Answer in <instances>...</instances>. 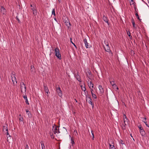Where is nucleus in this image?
I'll return each instance as SVG.
<instances>
[{
    "label": "nucleus",
    "instance_id": "obj_1",
    "mask_svg": "<svg viewBox=\"0 0 149 149\" xmlns=\"http://www.w3.org/2000/svg\"><path fill=\"white\" fill-rule=\"evenodd\" d=\"M21 91L22 93L26 94V87L23 82H21L20 84Z\"/></svg>",
    "mask_w": 149,
    "mask_h": 149
},
{
    "label": "nucleus",
    "instance_id": "obj_2",
    "mask_svg": "<svg viewBox=\"0 0 149 149\" xmlns=\"http://www.w3.org/2000/svg\"><path fill=\"white\" fill-rule=\"evenodd\" d=\"M55 53L56 56L59 60L61 59V54L60 53V50L58 47H56L54 49Z\"/></svg>",
    "mask_w": 149,
    "mask_h": 149
},
{
    "label": "nucleus",
    "instance_id": "obj_3",
    "mask_svg": "<svg viewBox=\"0 0 149 149\" xmlns=\"http://www.w3.org/2000/svg\"><path fill=\"white\" fill-rule=\"evenodd\" d=\"M30 6L31 7V9L32 10L33 14L34 16H36L37 15V10L36 6L34 5L31 4Z\"/></svg>",
    "mask_w": 149,
    "mask_h": 149
},
{
    "label": "nucleus",
    "instance_id": "obj_4",
    "mask_svg": "<svg viewBox=\"0 0 149 149\" xmlns=\"http://www.w3.org/2000/svg\"><path fill=\"white\" fill-rule=\"evenodd\" d=\"M11 77L13 85L15 86L17 84V81L15 76V74L14 72H12Z\"/></svg>",
    "mask_w": 149,
    "mask_h": 149
},
{
    "label": "nucleus",
    "instance_id": "obj_5",
    "mask_svg": "<svg viewBox=\"0 0 149 149\" xmlns=\"http://www.w3.org/2000/svg\"><path fill=\"white\" fill-rule=\"evenodd\" d=\"M105 46H104V47L105 51L106 52H108L110 55L112 56V53L110 51V48L109 46V44L107 43V44H105Z\"/></svg>",
    "mask_w": 149,
    "mask_h": 149
},
{
    "label": "nucleus",
    "instance_id": "obj_6",
    "mask_svg": "<svg viewBox=\"0 0 149 149\" xmlns=\"http://www.w3.org/2000/svg\"><path fill=\"white\" fill-rule=\"evenodd\" d=\"M56 90L58 95L60 97H62L63 94L60 87L59 86L58 87H56Z\"/></svg>",
    "mask_w": 149,
    "mask_h": 149
},
{
    "label": "nucleus",
    "instance_id": "obj_7",
    "mask_svg": "<svg viewBox=\"0 0 149 149\" xmlns=\"http://www.w3.org/2000/svg\"><path fill=\"white\" fill-rule=\"evenodd\" d=\"M64 22L65 23V25L68 27H69L71 26V24L70 22L68 19L67 18H65L64 20Z\"/></svg>",
    "mask_w": 149,
    "mask_h": 149
},
{
    "label": "nucleus",
    "instance_id": "obj_8",
    "mask_svg": "<svg viewBox=\"0 0 149 149\" xmlns=\"http://www.w3.org/2000/svg\"><path fill=\"white\" fill-rule=\"evenodd\" d=\"M55 127L53 126V132L54 133V134H56V133H60V132L59 130H57V128L58 127L56 126L55 125H54Z\"/></svg>",
    "mask_w": 149,
    "mask_h": 149
},
{
    "label": "nucleus",
    "instance_id": "obj_9",
    "mask_svg": "<svg viewBox=\"0 0 149 149\" xmlns=\"http://www.w3.org/2000/svg\"><path fill=\"white\" fill-rule=\"evenodd\" d=\"M84 42L85 45L86 47L87 48H89L91 47V45L88 43L87 40L86 38H84Z\"/></svg>",
    "mask_w": 149,
    "mask_h": 149
},
{
    "label": "nucleus",
    "instance_id": "obj_10",
    "mask_svg": "<svg viewBox=\"0 0 149 149\" xmlns=\"http://www.w3.org/2000/svg\"><path fill=\"white\" fill-rule=\"evenodd\" d=\"M103 20L106 23H107L108 25H109V23L108 22V19L106 16L104 15H103L102 17Z\"/></svg>",
    "mask_w": 149,
    "mask_h": 149
},
{
    "label": "nucleus",
    "instance_id": "obj_11",
    "mask_svg": "<svg viewBox=\"0 0 149 149\" xmlns=\"http://www.w3.org/2000/svg\"><path fill=\"white\" fill-rule=\"evenodd\" d=\"M88 85L89 87V88L91 89V90L93 89L94 87V85L92 83L91 81H90L89 82H88Z\"/></svg>",
    "mask_w": 149,
    "mask_h": 149
},
{
    "label": "nucleus",
    "instance_id": "obj_12",
    "mask_svg": "<svg viewBox=\"0 0 149 149\" xmlns=\"http://www.w3.org/2000/svg\"><path fill=\"white\" fill-rule=\"evenodd\" d=\"M74 76H75V77L76 78L77 80L78 81H79V82L81 81L80 77L79 75L78 72H77V74H75Z\"/></svg>",
    "mask_w": 149,
    "mask_h": 149
},
{
    "label": "nucleus",
    "instance_id": "obj_13",
    "mask_svg": "<svg viewBox=\"0 0 149 149\" xmlns=\"http://www.w3.org/2000/svg\"><path fill=\"white\" fill-rule=\"evenodd\" d=\"M44 87L45 92L47 93V96H48V92H49V89L46 85L44 84Z\"/></svg>",
    "mask_w": 149,
    "mask_h": 149
},
{
    "label": "nucleus",
    "instance_id": "obj_14",
    "mask_svg": "<svg viewBox=\"0 0 149 149\" xmlns=\"http://www.w3.org/2000/svg\"><path fill=\"white\" fill-rule=\"evenodd\" d=\"M100 91V93L101 94H102L104 92V90L102 86L101 85H99L98 86Z\"/></svg>",
    "mask_w": 149,
    "mask_h": 149
},
{
    "label": "nucleus",
    "instance_id": "obj_15",
    "mask_svg": "<svg viewBox=\"0 0 149 149\" xmlns=\"http://www.w3.org/2000/svg\"><path fill=\"white\" fill-rule=\"evenodd\" d=\"M88 98L90 99V100L88 101V103L91 105L92 108H93L94 107V104L91 101L92 99L91 98V97L90 96L88 97Z\"/></svg>",
    "mask_w": 149,
    "mask_h": 149
},
{
    "label": "nucleus",
    "instance_id": "obj_16",
    "mask_svg": "<svg viewBox=\"0 0 149 149\" xmlns=\"http://www.w3.org/2000/svg\"><path fill=\"white\" fill-rule=\"evenodd\" d=\"M114 143H112L111 144L109 143L110 146L109 149H116V148L114 145Z\"/></svg>",
    "mask_w": 149,
    "mask_h": 149
},
{
    "label": "nucleus",
    "instance_id": "obj_17",
    "mask_svg": "<svg viewBox=\"0 0 149 149\" xmlns=\"http://www.w3.org/2000/svg\"><path fill=\"white\" fill-rule=\"evenodd\" d=\"M1 13L3 14H4L6 12V10L5 8L2 6L1 7Z\"/></svg>",
    "mask_w": 149,
    "mask_h": 149
},
{
    "label": "nucleus",
    "instance_id": "obj_18",
    "mask_svg": "<svg viewBox=\"0 0 149 149\" xmlns=\"http://www.w3.org/2000/svg\"><path fill=\"white\" fill-rule=\"evenodd\" d=\"M31 71L32 73H34L35 72V70L34 67L31 65Z\"/></svg>",
    "mask_w": 149,
    "mask_h": 149
},
{
    "label": "nucleus",
    "instance_id": "obj_19",
    "mask_svg": "<svg viewBox=\"0 0 149 149\" xmlns=\"http://www.w3.org/2000/svg\"><path fill=\"white\" fill-rule=\"evenodd\" d=\"M93 89H92V90H91L92 97L94 99H96L97 96L95 94L93 93Z\"/></svg>",
    "mask_w": 149,
    "mask_h": 149
},
{
    "label": "nucleus",
    "instance_id": "obj_20",
    "mask_svg": "<svg viewBox=\"0 0 149 149\" xmlns=\"http://www.w3.org/2000/svg\"><path fill=\"white\" fill-rule=\"evenodd\" d=\"M26 113L28 116L29 117V118H31V114L30 112L27 110H26Z\"/></svg>",
    "mask_w": 149,
    "mask_h": 149
},
{
    "label": "nucleus",
    "instance_id": "obj_21",
    "mask_svg": "<svg viewBox=\"0 0 149 149\" xmlns=\"http://www.w3.org/2000/svg\"><path fill=\"white\" fill-rule=\"evenodd\" d=\"M87 73L88 74L89 76L87 74V76L89 79H90V77L92 76L91 71L90 70H89L87 71Z\"/></svg>",
    "mask_w": 149,
    "mask_h": 149
},
{
    "label": "nucleus",
    "instance_id": "obj_22",
    "mask_svg": "<svg viewBox=\"0 0 149 149\" xmlns=\"http://www.w3.org/2000/svg\"><path fill=\"white\" fill-rule=\"evenodd\" d=\"M140 133L142 136H145L146 133L143 130L140 131Z\"/></svg>",
    "mask_w": 149,
    "mask_h": 149
},
{
    "label": "nucleus",
    "instance_id": "obj_23",
    "mask_svg": "<svg viewBox=\"0 0 149 149\" xmlns=\"http://www.w3.org/2000/svg\"><path fill=\"white\" fill-rule=\"evenodd\" d=\"M19 120L20 122H23V123H24V122H23V118L21 114H20L19 115Z\"/></svg>",
    "mask_w": 149,
    "mask_h": 149
},
{
    "label": "nucleus",
    "instance_id": "obj_24",
    "mask_svg": "<svg viewBox=\"0 0 149 149\" xmlns=\"http://www.w3.org/2000/svg\"><path fill=\"white\" fill-rule=\"evenodd\" d=\"M146 118H143V121L145 123L146 125L148 127H149L148 125L147 124V122L146 121Z\"/></svg>",
    "mask_w": 149,
    "mask_h": 149
},
{
    "label": "nucleus",
    "instance_id": "obj_25",
    "mask_svg": "<svg viewBox=\"0 0 149 149\" xmlns=\"http://www.w3.org/2000/svg\"><path fill=\"white\" fill-rule=\"evenodd\" d=\"M113 88L115 89L116 91L118 89V88L116 84H115L112 86Z\"/></svg>",
    "mask_w": 149,
    "mask_h": 149
},
{
    "label": "nucleus",
    "instance_id": "obj_26",
    "mask_svg": "<svg viewBox=\"0 0 149 149\" xmlns=\"http://www.w3.org/2000/svg\"><path fill=\"white\" fill-rule=\"evenodd\" d=\"M40 143L42 146V149H45L44 144L43 142L42 141H41Z\"/></svg>",
    "mask_w": 149,
    "mask_h": 149
},
{
    "label": "nucleus",
    "instance_id": "obj_27",
    "mask_svg": "<svg viewBox=\"0 0 149 149\" xmlns=\"http://www.w3.org/2000/svg\"><path fill=\"white\" fill-rule=\"evenodd\" d=\"M81 88L82 90L84 91L85 93H86V88L85 86H81Z\"/></svg>",
    "mask_w": 149,
    "mask_h": 149
},
{
    "label": "nucleus",
    "instance_id": "obj_28",
    "mask_svg": "<svg viewBox=\"0 0 149 149\" xmlns=\"http://www.w3.org/2000/svg\"><path fill=\"white\" fill-rule=\"evenodd\" d=\"M52 15H53L55 16L56 15L54 9H53L52 11Z\"/></svg>",
    "mask_w": 149,
    "mask_h": 149
},
{
    "label": "nucleus",
    "instance_id": "obj_29",
    "mask_svg": "<svg viewBox=\"0 0 149 149\" xmlns=\"http://www.w3.org/2000/svg\"><path fill=\"white\" fill-rule=\"evenodd\" d=\"M7 129H8L7 127H6V126H4L3 127V131L4 132H5L6 130Z\"/></svg>",
    "mask_w": 149,
    "mask_h": 149
},
{
    "label": "nucleus",
    "instance_id": "obj_30",
    "mask_svg": "<svg viewBox=\"0 0 149 149\" xmlns=\"http://www.w3.org/2000/svg\"><path fill=\"white\" fill-rule=\"evenodd\" d=\"M135 15L138 19H139V20H141V19H140L137 13H136V14H135Z\"/></svg>",
    "mask_w": 149,
    "mask_h": 149
},
{
    "label": "nucleus",
    "instance_id": "obj_31",
    "mask_svg": "<svg viewBox=\"0 0 149 149\" xmlns=\"http://www.w3.org/2000/svg\"><path fill=\"white\" fill-rule=\"evenodd\" d=\"M110 82L112 86L115 84L114 81H110Z\"/></svg>",
    "mask_w": 149,
    "mask_h": 149
},
{
    "label": "nucleus",
    "instance_id": "obj_32",
    "mask_svg": "<svg viewBox=\"0 0 149 149\" xmlns=\"http://www.w3.org/2000/svg\"><path fill=\"white\" fill-rule=\"evenodd\" d=\"M124 123H127L128 124V121L127 119H125L124 118Z\"/></svg>",
    "mask_w": 149,
    "mask_h": 149
},
{
    "label": "nucleus",
    "instance_id": "obj_33",
    "mask_svg": "<svg viewBox=\"0 0 149 149\" xmlns=\"http://www.w3.org/2000/svg\"><path fill=\"white\" fill-rule=\"evenodd\" d=\"M119 142L120 144H121L122 145L124 144V142L121 139H120L119 141Z\"/></svg>",
    "mask_w": 149,
    "mask_h": 149
},
{
    "label": "nucleus",
    "instance_id": "obj_34",
    "mask_svg": "<svg viewBox=\"0 0 149 149\" xmlns=\"http://www.w3.org/2000/svg\"><path fill=\"white\" fill-rule=\"evenodd\" d=\"M138 127L140 131L142 130H143V128L141 127V125H139L138 126Z\"/></svg>",
    "mask_w": 149,
    "mask_h": 149
},
{
    "label": "nucleus",
    "instance_id": "obj_35",
    "mask_svg": "<svg viewBox=\"0 0 149 149\" xmlns=\"http://www.w3.org/2000/svg\"><path fill=\"white\" fill-rule=\"evenodd\" d=\"M4 132L5 133V134H6L7 135H8L9 134L8 132V129L6 130L5 132Z\"/></svg>",
    "mask_w": 149,
    "mask_h": 149
},
{
    "label": "nucleus",
    "instance_id": "obj_36",
    "mask_svg": "<svg viewBox=\"0 0 149 149\" xmlns=\"http://www.w3.org/2000/svg\"><path fill=\"white\" fill-rule=\"evenodd\" d=\"M71 143L72 144V145H73L74 144H75V143L74 141V140L72 139H71Z\"/></svg>",
    "mask_w": 149,
    "mask_h": 149
},
{
    "label": "nucleus",
    "instance_id": "obj_37",
    "mask_svg": "<svg viewBox=\"0 0 149 149\" xmlns=\"http://www.w3.org/2000/svg\"><path fill=\"white\" fill-rule=\"evenodd\" d=\"M70 41H71V43H72L73 45L75 47H76V48H77V47H76V46L75 45L74 43L72 42V38H70Z\"/></svg>",
    "mask_w": 149,
    "mask_h": 149
},
{
    "label": "nucleus",
    "instance_id": "obj_38",
    "mask_svg": "<svg viewBox=\"0 0 149 149\" xmlns=\"http://www.w3.org/2000/svg\"><path fill=\"white\" fill-rule=\"evenodd\" d=\"M23 97L25 100L27 99V96L26 95V94H25V95L23 96Z\"/></svg>",
    "mask_w": 149,
    "mask_h": 149
},
{
    "label": "nucleus",
    "instance_id": "obj_39",
    "mask_svg": "<svg viewBox=\"0 0 149 149\" xmlns=\"http://www.w3.org/2000/svg\"><path fill=\"white\" fill-rule=\"evenodd\" d=\"M25 149H29V147L28 144H26L25 147Z\"/></svg>",
    "mask_w": 149,
    "mask_h": 149
},
{
    "label": "nucleus",
    "instance_id": "obj_40",
    "mask_svg": "<svg viewBox=\"0 0 149 149\" xmlns=\"http://www.w3.org/2000/svg\"><path fill=\"white\" fill-rule=\"evenodd\" d=\"M25 102H26V103L27 104H29V102H28V99H27L26 100H25Z\"/></svg>",
    "mask_w": 149,
    "mask_h": 149
},
{
    "label": "nucleus",
    "instance_id": "obj_41",
    "mask_svg": "<svg viewBox=\"0 0 149 149\" xmlns=\"http://www.w3.org/2000/svg\"><path fill=\"white\" fill-rule=\"evenodd\" d=\"M122 129L123 130H125L126 129V127L125 126L123 125V127H122Z\"/></svg>",
    "mask_w": 149,
    "mask_h": 149
},
{
    "label": "nucleus",
    "instance_id": "obj_42",
    "mask_svg": "<svg viewBox=\"0 0 149 149\" xmlns=\"http://www.w3.org/2000/svg\"><path fill=\"white\" fill-rule=\"evenodd\" d=\"M132 24L133 27H135V22H133V23H132Z\"/></svg>",
    "mask_w": 149,
    "mask_h": 149
},
{
    "label": "nucleus",
    "instance_id": "obj_43",
    "mask_svg": "<svg viewBox=\"0 0 149 149\" xmlns=\"http://www.w3.org/2000/svg\"><path fill=\"white\" fill-rule=\"evenodd\" d=\"M134 8L135 12L136 13H137V11L138 10V9L135 6L134 7Z\"/></svg>",
    "mask_w": 149,
    "mask_h": 149
},
{
    "label": "nucleus",
    "instance_id": "obj_44",
    "mask_svg": "<svg viewBox=\"0 0 149 149\" xmlns=\"http://www.w3.org/2000/svg\"><path fill=\"white\" fill-rule=\"evenodd\" d=\"M91 132L92 133V136H93V135H94V134H93V131L92 130H91Z\"/></svg>",
    "mask_w": 149,
    "mask_h": 149
},
{
    "label": "nucleus",
    "instance_id": "obj_45",
    "mask_svg": "<svg viewBox=\"0 0 149 149\" xmlns=\"http://www.w3.org/2000/svg\"><path fill=\"white\" fill-rule=\"evenodd\" d=\"M123 118H125V119H127L126 116L125 115H124Z\"/></svg>",
    "mask_w": 149,
    "mask_h": 149
},
{
    "label": "nucleus",
    "instance_id": "obj_46",
    "mask_svg": "<svg viewBox=\"0 0 149 149\" xmlns=\"http://www.w3.org/2000/svg\"><path fill=\"white\" fill-rule=\"evenodd\" d=\"M132 23H133V22H135L134 20V19H133V18H132Z\"/></svg>",
    "mask_w": 149,
    "mask_h": 149
},
{
    "label": "nucleus",
    "instance_id": "obj_47",
    "mask_svg": "<svg viewBox=\"0 0 149 149\" xmlns=\"http://www.w3.org/2000/svg\"><path fill=\"white\" fill-rule=\"evenodd\" d=\"M127 123H124L123 124V125L125 126L126 125H127Z\"/></svg>",
    "mask_w": 149,
    "mask_h": 149
},
{
    "label": "nucleus",
    "instance_id": "obj_48",
    "mask_svg": "<svg viewBox=\"0 0 149 149\" xmlns=\"http://www.w3.org/2000/svg\"><path fill=\"white\" fill-rule=\"evenodd\" d=\"M129 33H127V34H128V35L129 36H130V33L129 32Z\"/></svg>",
    "mask_w": 149,
    "mask_h": 149
},
{
    "label": "nucleus",
    "instance_id": "obj_49",
    "mask_svg": "<svg viewBox=\"0 0 149 149\" xmlns=\"http://www.w3.org/2000/svg\"><path fill=\"white\" fill-rule=\"evenodd\" d=\"M94 139V135H93V136H92V140H93Z\"/></svg>",
    "mask_w": 149,
    "mask_h": 149
},
{
    "label": "nucleus",
    "instance_id": "obj_50",
    "mask_svg": "<svg viewBox=\"0 0 149 149\" xmlns=\"http://www.w3.org/2000/svg\"><path fill=\"white\" fill-rule=\"evenodd\" d=\"M17 19L18 21L19 22V23L20 21H19V19L18 18H17Z\"/></svg>",
    "mask_w": 149,
    "mask_h": 149
},
{
    "label": "nucleus",
    "instance_id": "obj_51",
    "mask_svg": "<svg viewBox=\"0 0 149 149\" xmlns=\"http://www.w3.org/2000/svg\"><path fill=\"white\" fill-rule=\"evenodd\" d=\"M61 0H58V2H59V3H60L61 1Z\"/></svg>",
    "mask_w": 149,
    "mask_h": 149
},
{
    "label": "nucleus",
    "instance_id": "obj_52",
    "mask_svg": "<svg viewBox=\"0 0 149 149\" xmlns=\"http://www.w3.org/2000/svg\"><path fill=\"white\" fill-rule=\"evenodd\" d=\"M131 1H132V2H133V0H131Z\"/></svg>",
    "mask_w": 149,
    "mask_h": 149
},
{
    "label": "nucleus",
    "instance_id": "obj_53",
    "mask_svg": "<svg viewBox=\"0 0 149 149\" xmlns=\"http://www.w3.org/2000/svg\"><path fill=\"white\" fill-rule=\"evenodd\" d=\"M134 3H135V2H133V3H132V4H134Z\"/></svg>",
    "mask_w": 149,
    "mask_h": 149
},
{
    "label": "nucleus",
    "instance_id": "obj_54",
    "mask_svg": "<svg viewBox=\"0 0 149 149\" xmlns=\"http://www.w3.org/2000/svg\"><path fill=\"white\" fill-rule=\"evenodd\" d=\"M8 135H9V137H11V136H10V135L9 134Z\"/></svg>",
    "mask_w": 149,
    "mask_h": 149
},
{
    "label": "nucleus",
    "instance_id": "obj_55",
    "mask_svg": "<svg viewBox=\"0 0 149 149\" xmlns=\"http://www.w3.org/2000/svg\"><path fill=\"white\" fill-rule=\"evenodd\" d=\"M75 100L76 102H77V101L76 100V99H75Z\"/></svg>",
    "mask_w": 149,
    "mask_h": 149
}]
</instances>
